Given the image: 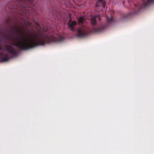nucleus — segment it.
<instances>
[{"mask_svg": "<svg viewBox=\"0 0 154 154\" xmlns=\"http://www.w3.org/2000/svg\"><path fill=\"white\" fill-rule=\"evenodd\" d=\"M37 29L36 32L31 33V36L29 40L24 34L13 38L8 35L6 36L8 40L11 41L12 45L22 50H26L39 45H43L46 43L52 42H60L63 41L64 37L60 35L55 37L53 35L49 36L43 32L40 31L39 24L37 22L35 23Z\"/></svg>", "mask_w": 154, "mask_h": 154, "instance_id": "nucleus-1", "label": "nucleus"}, {"mask_svg": "<svg viewBox=\"0 0 154 154\" xmlns=\"http://www.w3.org/2000/svg\"><path fill=\"white\" fill-rule=\"evenodd\" d=\"M142 5L138 3L137 5H135L134 8V12H130L128 14H123L122 16L123 19H126L132 17L134 14H138L140 10L142 8L147 7L152 4L154 3V0H147L146 2L144 0H143Z\"/></svg>", "mask_w": 154, "mask_h": 154, "instance_id": "nucleus-2", "label": "nucleus"}, {"mask_svg": "<svg viewBox=\"0 0 154 154\" xmlns=\"http://www.w3.org/2000/svg\"><path fill=\"white\" fill-rule=\"evenodd\" d=\"M4 47L5 48V50L8 51L12 55L15 56L17 55V53L16 51L11 46L6 45H4Z\"/></svg>", "mask_w": 154, "mask_h": 154, "instance_id": "nucleus-3", "label": "nucleus"}, {"mask_svg": "<svg viewBox=\"0 0 154 154\" xmlns=\"http://www.w3.org/2000/svg\"><path fill=\"white\" fill-rule=\"evenodd\" d=\"M0 51L2 52L0 53V59L1 62H5L9 59L8 55L7 53H5L3 51V48L0 46Z\"/></svg>", "mask_w": 154, "mask_h": 154, "instance_id": "nucleus-4", "label": "nucleus"}, {"mask_svg": "<svg viewBox=\"0 0 154 154\" xmlns=\"http://www.w3.org/2000/svg\"><path fill=\"white\" fill-rule=\"evenodd\" d=\"M77 32L78 36L79 37H84L88 34L86 29L83 27L78 29L77 30Z\"/></svg>", "mask_w": 154, "mask_h": 154, "instance_id": "nucleus-5", "label": "nucleus"}, {"mask_svg": "<svg viewBox=\"0 0 154 154\" xmlns=\"http://www.w3.org/2000/svg\"><path fill=\"white\" fill-rule=\"evenodd\" d=\"M106 27V26L94 27L91 30V32L94 33H100L102 32Z\"/></svg>", "mask_w": 154, "mask_h": 154, "instance_id": "nucleus-6", "label": "nucleus"}, {"mask_svg": "<svg viewBox=\"0 0 154 154\" xmlns=\"http://www.w3.org/2000/svg\"><path fill=\"white\" fill-rule=\"evenodd\" d=\"M101 5H102L103 8H105V2L104 0H98L96 4V8H95L97 11H99L97 9V8L98 7L102 8Z\"/></svg>", "mask_w": 154, "mask_h": 154, "instance_id": "nucleus-7", "label": "nucleus"}, {"mask_svg": "<svg viewBox=\"0 0 154 154\" xmlns=\"http://www.w3.org/2000/svg\"><path fill=\"white\" fill-rule=\"evenodd\" d=\"M76 22L75 21L72 22L71 20L70 19L68 22V26L69 29L72 31H74L75 29L74 28L76 24Z\"/></svg>", "mask_w": 154, "mask_h": 154, "instance_id": "nucleus-8", "label": "nucleus"}, {"mask_svg": "<svg viewBox=\"0 0 154 154\" xmlns=\"http://www.w3.org/2000/svg\"><path fill=\"white\" fill-rule=\"evenodd\" d=\"M91 23L92 25L93 26L97 24L96 17L95 16H93L91 19Z\"/></svg>", "mask_w": 154, "mask_h": 154, "instance_id": "nucleus-9", "label": "nucleus"}, {"mask_svg": "<svg viewBox=\"0 0 154 154\" xmlns=\"http://www.w3.org/2000/svg\"><path fill=\"white\" fill-rule=\"evenodd\" d=\"M85 21V19L83 17H80L78 19V21L79 23L81 24H83Z\"/></svg>", "mask_w": 154, "mask_h": 154, "instance_id": "nucleus-10", "label": "nucleus"}, {"mask_svg": "<svg viewBox=\"0 0 154 154\" xmlns=\"http://www.w3.org/2000/svg\"><path fill=\"white\" fill-rule=\"evenodd\" d=\"M108 23H111L113 22V19L112 17L110 18H109L107 16L106 17Z\"/></svg>", "mask_w": 154, "mask_h": 154, "instance_id": "nucleus-11", "label": "nucleus"}, {"mask_svg": "<svg viewBox=\"0 0 154 154\" xmlns=\"http://www.w3.org/2000/svg\"><path fill=\"white\" fill-rule=\"evenodd\" d=\"M14 29L16 30V33L17 34H18L19 33V32H21V31L19 29H18L16 28H15Z\"/></svg>", "mask_w": 154, "mask_h": 154, "instance_id": "nucleus-12", "label": "nucleus"}, {"mask_svg": "<svg viewBox=\"0 0 154 154\" xmlns=\"http://www.w3.org/2000/svg\"><path fill=\"white\" fill-rule=\"evenodd\" d=\"M95 16L96 17V19L97 18L99 20H101L100 17L99 15H97Z\"/></svg>", "mask_w": 154, "mask_h": 154, "instance_id": "nucleus-13", "label": "nucleus"}, {"mask_svg": "<svg viewBox=\"0 0 154 154\" xmlns=\"http://www.w3.org/2000/svg\"><path fill=\"white\" fill-rule=\"evenodd\" d=\"M13 29H11V30H7V32L9 33H11V32L12 31H13Z\"/></svg>", "mask_w": 154, "mask_h": 154, "instance_id": "nucleus-14", "label": "nucleus"}, {"mask_svg": "<svg viewBox=\"0 0 154 154\" xmlns=\"http://www.w3.org/2000/svg\"><path fill=\"white\" fill-rule=\"evenodd\" d=\"M27 24H28L29 26H31V23L29 22H27Z\"/></svg>", "mask_w": 154, "mask_h": 154, "instance_id": "nucleus-15", "label": "nucleus"}, {"mask_svg": "<svg viewBox=\"0 0 154 154\" xmlns=\"http://www.w3.org/2000/svg\"><path fill=\"white\" fill-rule=\"evenodd\" d=\"M24 25H23V27L24 26Z\"/></svg>", "mask_w": 154, "mask_h": 154, "instance_id": "nucleus-16", "label": "nucleus"}]
</instances>
